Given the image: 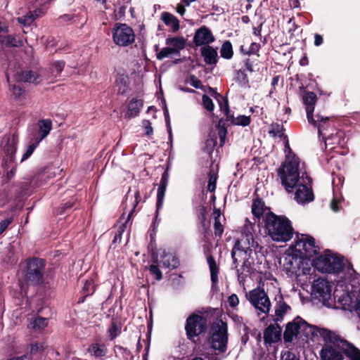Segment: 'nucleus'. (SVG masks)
Masks as SVG:
<instances>
[{
	"label": "nucleus",
	"instance_id": "b1692460",
	"mask_svg": "<svg viewBox=\"0 0 360 360\" xmlns=\"http://www.w3.org/2000/svg\"><path fill=\"white\" fill-rule=\"evenodd\" d=\"M186 40L184 37H171L165 40V44L173 50L174 54L180 55V51L186 46Z\"/></svg>",
	"mask_w": 360,
	"mask_h": 360
},
{
	"label": "nucleus",
	"instance_id": "69168bd1",
	"mask_svg": "<svg viewBox=\"0 0 360 360\" xmlns=\"http://www.w3.org/2000/svg\"><path fill=\"white\" fill-rule=\"evenodd\" d=\"M341 201L340 200L334 198L330 202V208L334 212H339L341 210V206L340 205Z\"/></svg>",
	"mask_w": 360,
	"mask_h": 360
},
{
	"label": "nucleus",
	"instance_id": "9d476101",
	"mask_svg": "<svg viewBox=\"0 0 360 360\" xmlns=\"http://www.w3.org/2000/svg\"><path fill=\"white\" fill-rule=\"evenodd\" d=\"M295 241V248L302 258L310 259L319 252L320 248L316 245L315 239L311 236H302Z\"/></svg>",
	"mask_w": 360,
	"mask_h": 360
},
{
	"label": "nucleus",
	"instance_id": "39448f33",
	"mask_svg": "<svg viewBox=\"0 0 360 360\" xmlns=\"http://www.w3.org/2000/svg\"><path fill=\"white\" fill-rule=\"evenodd\" d=\"M313 266L321 273L335 274L344 269L343 257L333 254L330 250H326L312 260Z\"/></svg>",
	"mask_w": 360,
	"mask_h": 360
},
{
	"label": "nucleus",
	"instance_id": "de8ad7c7",
	"mask_svg": "<svg viewBox=\"0 0 360 360\" xmlns=\"http://www.w3.org/2000/svg\"><path fill=\"white\" fill-rule=\"evenodd\" d=\"M65 62L63 60H58L53 64L51 73L54 77H58L64 69Z\"/></svg>",
	"mask_w": 360,
	"mask_h": 360
},
{
	"label": "nucleus",
	"instance_id": "c85d7f7f",
	"mask_svg": "<svg viewBox=\"0 0 360 360\" xmlns=\"http://www.w3.org/2000/svg\"><path fill=\"white\" fill-rule=\"evenodd\" d=\"M290 309V306L283 300V297H281L275 306V315L276 318L274 321L276 322L281 321L287 311Z\"/></svg>",
	"mask_w": 360,
	"mask_h": 360
},
{
	"label": "nucleus",
	"instance_id": "6e6552de",
	"mask_svg": "<svg viewBox=\"0 0 360 360\" xmlns=\"http://www.w3.org/2000/svg\"><path fill=\"white\" fill-rule=\"evenodd\" d=\"M295 192V200L299 204H306L314 200L312 190V178L307 172H302L301 181L297 184Z\"/></svg>",
	"mask_w": 360,
	"mask_h": 360
},
{
	"label": "nucleus",
	"instance_id": "a19ab883",
	"mask_svg": "<svg viewBox=\"0 0 360 360\" xmlns=\"http://www.w3.org/2000/svg\"><path fill=\"white\" fill-rule=\"evenodd\" d=\"M217 129V135L219 138V147H222L225 143V140L227 134V128L223 122V120L220 119L218 124L216 125Z\"/></svg>",
	"mask_w": 360,
	"mask_h": 360
},
{
	"label": "nucleus",
	"instance_id": "4d7b16f0",
	"mask_svg": "<svg viewBox=\"0 0 360 360\" xmlns=\"http://www.w3.org/2000/svg\"><path fill=\"white\" fill-rule=\"evenodd\" d=\"M257 60H253L252 58L249 56V58H247L243 60L245 70L250 72H252L255 71V66L257 65V63H255Z\"/></svg>",
	"mask_w": 360,
	"mask_h": 360
},
{
	"label": "nucleus",
	"instance_id": "0e129e2a",
	"mask_svg": "<svg viewBox=\"0 0 360 360\" xmlns=\"http://www.w3.org/2000/svg\"><path fill=\"white\" fill-rule=\"evenodd\" d=\"M228 303H229V306L232 308H234L236 306H238V304L239 303V299H238V297L237 296V295L232 294L231 295H230L228 297Z\"/></svg>",
	"mask_w": 360,
	"mask_h": 360
},
{
	"label": "nucleus",
	"instance_id": "052dcab7",
	"mask_svg": "<svg viewBox=\"0 0 360 360\" xmlns=\"http://www.w3.org/2000/svg\"><path fill=\"white\" fill-rule=\"evenodd\" d=\"M189 79L191 86H193L195 89H200L202 90L204 89V86L202 85L201 81L198 79L195 75H191L189 77Z\"/></svg>",
	"mask_w": 360,
	"mask_h": 360
},
{
	"label": "nucleus",
	"instance_id": "79ce46f5",
	"mask_svg": "<svg viewBox=\"0 0 360 360\" xmlns=\"http://www.w3.org/2000/svg\"><path fill=\"white\" fill-rule=\"evenodd\" d=\"M246 240L248 246L252 249V252L255 255H257V253L261 252L262 247L259 244L257 238H255L252 234L246 235Z\"/></svg>",
	"mask_w": 360,
	"mask_h": 360
},
{
	"label": "nucleus",
	"instance_id": "ea45409f",
	"mask_svg": "<svg viewBox=\"0 0 360 360\" xmlns=\"http://www.w3.org/2000/svg\"><path fill=\"white\" fill-rule=\"evenodd\" d=\"M220 54L221 57L224 59L230 60L232 58L233 56V50L232 44L230 41L226 40L222 44L220 49Z\"/></svg>",
	"mask_w": 360,
	"mask_h": 360
},
{
	"label": "nucleus",
	"instance_id": "4be33fe9",
	"mask_svg": "<svg viewBox=\"0 0 360 360\" xmlns=\"http://www.w3.org/2000/svg\"><path fill=\"white\" fill-rule=\"evenodd\" d=\"M200 53L207 65H212L218 63L219 57L217 49L211 46H204L201 47Z\"/></svg>",
	"mask_w": 360,
	"mask_h": 360
},
{
	"label": "nucleus",
	"instance_id": "9b49d317",
	"mask_svg": "<svg viewBox=\"0 0 360 360\" xmlns=\"http://www.w3.org/2000/svg\"><path fill=\"white\" fill-rule=\"evenodd\" d=\"M249 301L261 312L268 314L270 310V300L264 290L255 289L249 293Z\"/></svg>",
	"mask_w": 360,
	"mask_h": 360
},
{
	"label": "nucleus",
	"instance_id": "680f3d73",
	"mask_svg": "<svg viewBox=\"0 0 360 360\" xmlns=\"http://www.w3.org/2000/svg\"><path fill=\"white\" fill-rule=\"evenodd\" d=\"M143 127L145 129V134L150 136L153 134V129L151 126V122L148 120H144L142 122Z\"/></svg>",
	"mask_w": 360,
	"mask_h": 360
},
{
	"label": "nucleus",
	"instance_id": "dca6fc26",
	"mask_svg": "<svg viewBox=\"0 0 360 360\" xmlns=\"http://www.w3.org/2000/svg\"><path fill=\"white\" fill-rule=\"evenodd\" d=\"M263 335L265 343H276L281 340L282 328L278 323L270 324L264 329Z\"/></svg>",
	"mask_w": 360,
	"mask_h": 360
},
{
	"label": "nucleus",
	"instance_id": "a18cd8bd",
	"mask_svg": "<svg viewBox=\"0 0 360 360\" xmlns=\"http://www.w3.org/2000/svg\"><path fill=\"white\" fill-rule=\"evenodd\" d=\"M16 152V148L13 146H8L6 149V156L4 158L3 166L6 169H8V163L13 162L14 155Z\"/></svg>",
	"mask_w": 360,
	"mask_h": 360
},
{
	"label": "nucleus",
	"instance_id": "864d4df0",
	"mask_svg": "<svg viewBox=\"0 0 360 360\" xmlns=\"http://www.w3.org/2000/svg\"><path fill=\"white\" fill-rule=\"evenodd\" d=\"M150 274L155 276V280L160 281L162 279V273L158 264H151L149 266Z\"/></svg>",
	"mask_w": 360,
	"mask_h": 360
},
{
	"label": "nucleus",
	"instance_id": "f704fd0d",
	"mask_svg": "<svg viewBox=\"0 0 360 360\" xmlns=\"http://www.w3.org/2000/svg\"><path fill=\"white\" fill-rule=\"evenodd\" d=\"M163 266L167 268L176 269L180 265V262L176 255L163 252L162 255Z\"/></svg>",
	"mask_w": 360,
	"mask_h": 360
},
{
	"label": "nucleus",
	"instance_id": "a211bd4d",
	"mask_svg": "<svg viewBox=\"0 0 360 360\" xmlns=\"http://www.w3.org/2000/svg\"><path fill=\"white\" fill-rule=\"evenodd\" d=\"M306 106L307 117L309 123H315L314 117V105L317 101L316 95L312 91H305L302 96Z\"/></svg>",
	"mask_w": 360,
	"mask_h": 360
},
{
	"label": "nucleus",
	"instance_id": "37998d69",
	"mask_svg": "<svg viewBox=\"0 0 360 360\" xmlns=\"http://www.w3.org/2000/svg\"><path fill=\"white\" fill-rule=\"evenodd\" d=\"M88 351L96 357H102L105 355L107 349L104 345L93 344Z\"/></svg>",
	"mask_w": 360,
	"mask_h": 360
},
{
	"label": "nucleus",
	"instance_id": "3c124183",
	"mask_svg": "<svg viewBox=\"0 0 360 360\" xmlns=\"http://www.w3.org/2000/svg\"><path fill=\"white\" fill-rule=\"evenodd\" d=\"M214 230L215 237L221 238L224 233V226L217 217H214Z\"/></svg>",
	"mask_w": 360,
	"mask_h": 360
},
{
	"label": "nucleus",
	"instance_id": "2f4dec72",
	"mask_svg": "<svg viewBox=\"0 0 360 360\" xmlns=\"http://www.w3.org/2000/svg\"><path fill=\"white\" fill-rule=\"evenodd\" d=\"M324 328H320L317 326L309 324L305 320L302 319L301 331L303 335L307 338H313L319 333L321 335V331Z\"/></svg>",
	"mask_w": 360,
	"mask_h": 360
},
{
	"label": "nucleus",
	"instance_id": "cd10ccee",
	"mask_svg": "<svg viewBox=\"0 0 360 360\" xmlns=\"http://www.w3.org/2000/svg\"><path fill=\"white\" fill-rule=\"evenodd\" d=\"M161 20L167 26L171 27L172 32H176L180 28L179 21L177 18L169 12H162Z\"/></svg>",
	"mask_w": 360,
	"mask_h": 360
},
{
	"label": "nucleus",
	"instance_id": "473e14b6",
	"mask_svg": "<svg viewBox=\"0 0 360 360\" xmlns=\"http://www.w3.org/2000/svg\"><path fill=\"white\" fill-rule=\"evenodd\" d=\"M330 121V117L328 116H323L320 115L319 113L316 114L314 122L315 123H311L314 127L318 128V132L319 136H322V138H325L323 136V131L326 129V127L328 126V122Z\"/></svg>",
	"mask_w": 360,
	"mask_h": 360
},
{
	"label": "nucleus",
	"instance_id": "6ab92c4d",
	"mask_svg": "<svg viewBox=\"0 0 360 360\" xmlns=\"http://www.w3.org/2000/svg\"><path fill=\"white\" fill-rule=\"evenodd\" d=\"M248 248L243 245L239 240H237L231 251V257L234 268L237 269L239 263L247 258Z\"/></svg>",
	"mask_w": 360,
	"mask_h": 360
},
{
	"label": "nucleus",
	"instance_id": "c03bdc74",
	"mask_svg": "<svg viewBox=\"0 0 360 360\" xmlns=\"http://www.w3.org/2000/svg\"><path fill=\"white\" fill-rule=\"evenodd\" d=\"M219 105L221 111L224 112L226 121L230 122L231 124H233L236 118L231 113L228 100H224V103L219 102Z\"/></svg>",
	"mask_w": 360,
	"mask_h": 360
},
{
	"label": "nucleus",
	"instance_id": "72a5a7b5",
	"mask_svg": "<svg viewBox=\"0 0 360 360\" xmlns=\"http://www.w3.org/2000/svg\"><path fill=\"white\" fill-rule=\"evenodd\" d=\"M323 136L325 138L323 139H325L326 142L327 141H330L329 142V144L340 145L342 148L343 145L345 144L346 143L345 133L342 130H338L335 134H331L330 135H328L327 138L326 137V135L323 134Z\"/></svg>",
	"mask_w": 360,
	"mask_h": 360
},
{
	"label": "nucleus",
	"instance_id": "bf43d9fd",
	"mask_svg": "<svg viewBox=\"0 0 360 360\" xmlns=\"http://www.w3.org/2000/svg\"><path fill=\"white\" fill-rule=\"evenodd\" d=\"M208 89L209 93L211 94L212 96L217 99L219 104V102L224 103V100H228L226 98L224 97L221 94L218 93L216 89L209 86Z\"/></svg>",
	"mask_w": 360,
	"mask_h": 360
},
{
	"label": "nucleus",
	"instance_id": "7c9ffc66",
	"mask_svg": "<svg viewBox=\"0 0 360 360\" xmlns=\"http://www.w3.org/2000/svg\"><path fill=\"white\" fill-rule=\"evenodd\" d=\"M217 136L215 134L212 135L210 134L209 138L205 141V146L202 149L203 152L207 154L210 163H212V161H214V162H216L215 160H213L212 153L217 143Z\"/></svg>",
	"mask_w": 360,
	"mask_h": 360
},
{
	"label": "nucleus",
	"instance_id": "423d86ee",
	"mask_svg": "<svg viewBox=\"0 0 360 360\" xmlns=\"http://www.w3.org/2000/svg\"><path fill=\"white\" fill-rule=\"evenodd\" d=\"M45 262L42 259L32 258L27 260L22 274L23 281L29 285H38L44 282Z\"/></svg>",
	"mask_w": 360,
	"mask_h": 360
},
{
	"label": "nucleus",
	"instance_id": "0eeeda50",
	"mask_svg": "<svg viewBox=\"0 0 360 360\" xmlns=\"http://www.w3.org/2000/svg\"><path fill=\"white\" fill-rule=\"evenodd\" d=\"M229 340L228 326L222 320L216 323L212 329V333L208 339V342L212 349L218 352V354H224L227 350Z\"/></svg>",
	"mask_w": 360,
	"mask_h": 360
},
{
	"label": "nucleus",
	"instance_id": "ddd939ff",
	"mask_svg": "<svg viewBox=\"0 0 360 360\" xmlns=\"http://www.w3.org/2000/svg\"><path fill=\"white\" fill-rule=\"evenodd\" d=\"M302 318L297 316L285 325L283 333V341L285 344L292 343L294 338H297L302 328Z\"/></svg>",
	"mask_w": 360,
	"mask_h": 360
},
{
	"label": "nucleus",
	"instance_id": "c9c22d12",
	"mask_svg": "<svg viewBox=\"0 0 360 360\" xmlns=\"http://www.w3.org/2000/svg\"><path fill=\"white\" fill-rule=\"evenodd\" d=\"M343 343L345 344L342 345L346 347L342 348L345 349V355L350 360H360V349L349 342H343Z\"/></svg>",
	"mask_w": 360,
	"mask_h": 360
},
{
	"label": "nucleus",
	"instance_id": "338daca9",
	"mask_svg": "<svg viewBox=\"0 0 360 360\" xmlns=\"http://www.w3.org/2000/svg\"><path fill=\"white\" fill-rule=\"evenodd\" d=\"M114 348H117L122 355V358L127 360L131 355L130 351L127 347L115 345Z\"/></svg>",
	"mask_w": 360,
	"mask_h": 360
},
{
	"label": "nucleus",
	"instance_id": "f3484780",
	"mask_svg": "<svg viewBox=\"0 0 360 360\" xmlns=\"http://www.w3.org/2000/svg\"><path fill=\"white\" fill-rule=\"evenodd\" d=\"M52 128V122L50 120H41L37 123L34 131L32 132L31 137L41 142L48 136Z\"/></svg>",
	"mask_w": 360,
	"mask_h": 360
},
{
	"label": "nucleus",
	"instance_id": "13d9d810",
	"mask_svg": "<svg viewBox=\"0 0 360 360\" xmlns=\"http://www.w3.org/2000/svg\"><path fill=\"white\" fill-rule=\"evenodd\" d=\"M261 49V45L257 42L251 43L249 49L247 51L248 55L250 56L251 55H257V57L259 56V51Z\"/></svg>",
	"mask_w": 360,
	"mask_h": 360
},
{
	"label": "nucleus",
	"instance_id": "58836bf2",
	"mask_svg": "<svg viewBox=\"0 0 360 360\" xmlns=\"http://www.w3.org/2000/svg\"><path fill=\"white\" fill-rule=\"evenodd\" d=\"M0 41L8 47H19L22 45V41L13 35L1 36Z\"/></svg>",
	"mask_w": 360,
	"mask_h": 360
},
{
	"label": "nucleus",
	"instance_id": "1a4fd4ad",
	"mask_svg": "<svg viewBox=\"0 0 360 360\" xmlns=\"http://www.w3.org/2000/svg\"><path fill=\"white\" fill-rule=\"evenodd\" d=\"M136 36L134 30L126 23H114V44L127 47L134 43Z\"/></svg>",
	"mask_w": 360,
	"mask_h": 360
},
{
	"label": "nucleus",
	"instance_id": "774afa93",
	"mask_svg": "<svg viewBox=\"0 0 360 360\" xmlns=\"http://www.w3.org/2000/svg\"><path fill=\"white\" fill-rule=\"evenodd\" d=\"M281 360H300V359L294 353L287 351L282 356Z\"/></svg>",
	"mask_w": 360,
	"mask_h": 360
},
{
	"label": "nucleus",
	"instance_id": "09e8293b",
	"mask_svg": "<svg viewBox=\"0 0 360 360\" xmlns=\"http://www.w3.org/2000/svg\"><path fill=\"white\" fill-rule=\"evenodd\" d=\"M31 324L33 328L42 329L47 326L48 320L46 318L37 317Z\"/></svg>",
	"mask_w": 360,
	"mask_h": 360
},
{
	"label": "nucleus",
	"instance_id": "6e6d98bb",
	"mask_svg": "<svg viewBox=\"0 0 360 360\" xmlns=\"http://www.w3.org/2000/svg\"><path fill=\"white\" fill-rule=\"evenodd\" d=\"M171 54H174L173 50L169 46L162 49L160 51L157 53L156 58L159 60H163L165 58L169 56Z\"/></svg>",
	"mask_w": 360,
	"mask_h": 360
},
{
	"label": "nucleus",
	"instance_id": "aec40b11",
	"mask_svg": "<svg viewBox=\"0 0 360 360\" xmlns=\"http://www.w3.org/2000/svg\"><path fill=\"white\" fill-rule=\"evenodd\" d=\"M15 81L17 82H28L37 84L40 81L39 75L33 70H25L18 71L14 75Z\"/></svg>",
	"mask_w": 360,
	"mask_h": 360
},
{
	"label": "nucleus",
	"instance_id": "8fccbe9b",
	"mask_svg": "<svg viewBox=\"0 0 360 360\" xmlns=\"http://www.w3.org/2000/svg\"><path fill=\"white\" fill-rule=\"evenodd\" d=\"M250 122L251 119L250 116L239 115L236 118L233 125L247 127L250 125Z\"/></svg>",
	"mask_w": 360,
	"mask_h": 360
},
{
	"label": "nucleus",
	"instance_id": "e2e57ef3",
	"mask_svg": "<svg viewBox=\"0 0 360 360\" xmlns=\"http://www.w3.org/2000/svg\"><path fill=\"white\" fill-rule=\"evenodd\" d=\"M163 112H164V116H165V123L167 125V131H168L169 136H171L172 127H171V124H170V118H169L167 106H165V108H163Z\"/></svg>",
	"mask_w": 360,
	"mask_h": 360
},
{
	"label": "nucleus",
	"instance_id": "f8f14e48",
	"mask_svg": "<svg viewBox=\"0 0 360 360\" xmlns=\"http://www.w3.org/2000/svg\"><path fill=\"white\" fill-rule=\"evenodd\" d=\"M314 295L323 302L328 301L331 297V285L330 283L323 278H319L314 280L312 284Z\"/></svg>",
	"mask_w": 360,
	"mask_h": 360
},
{
	"label": "nucleus",
	"instance_id": "bb28decb",
	"mask_svg": "<svg viewBox=\"0 0 360 360\" xmlns=\"http://www.w3.org/2000/svg\"><path fill=\"white\" fill-rule=\"evenodd\" d=\"M207 262L210 271L212 284H217L219 281L218 275L219 273V266L217 264L214 257L212 254L207 255Z\"/></svg>",
	"mask_w": 360,
	"mask_h": 360
},
{
	"label": "nucleus",
	"instance_id": "20e7f679",
	"mask_svg": "<svg viewBox=\"0 0 360 360\" xmlns=\"http://www.w3.org/2000/svg\"><path fill=\"white\" fill-rule=\"evenodd\" d=\"M187 339L195 345L200 343V338L204 336L208 330L207 316L202 314L192 313L185 323L184 326Z\"/></svg>",
	"mask_w": 360,
	"mask_h": 360
},
{
	"label": "nucleus",
	"instance_id": "393cba45",
	"mask_svg": "<svg viewBox=\"0 0 360 360\" xmlns=\"http://www.w3.org/2000/svg\"><path fill=\"white\" fill-rule=\"evenodd\" d=\"M143 105V101L142 99L132 98L127 105V112L125 114V118L131 119L138 116Z\"/></svg>",
	"mask_w": 360,
	"mask_h": 360
},
{
	"label": "nucleus",
	"instance_id": "5701e85b",
	"mask_svg": "<svg viewBox=\"0 0 360 360\" xmlns=\"http://www.w3.org/2000/svg\"><path fill=\"white\" fill-rule=\"evenodd\" d=\"M251 209L255 220L257 219L258 222H259L261 218L264 217V212L266 210H269L265 205L264 201L258 196L253 200Z\"/></svg>",
	"mask_w": 360,
	"mask_h": 360
},
{
	"label": "nucleus",
	"instance_id": "e433bc0d",
	"mask_svg": "<svg viewBox=\"0 0 360 360\" xmlns=\"http://www.w3.org/2000/svg\"><path fill=\"white\" fill-rule=\"evenodd\" d=\"M115 84L118 87V94L124 95L128 91L129 82L127 76L123 74L118 75L116 77Z\"/></svg>",
	"mask_w": 360,
	"mask_h": 360
},
{
	"label": "nucleus",
	"instance_id": "603ef678",
	"mask_svg": "<svg viewBox=\"0 0 360 360\" xmlns=\"http://www.w3.org/2000/svg\"><path fill=\"white\" fill-rule=\"evenodd\" d=\"M202 101L203 108L209 112H213L214 105L212 100L207 95L204 94L202 97Z\"/></svg>",
	"mask_w": 360,
	"mask_h": 360
},
{
	"label": "nucleus",
	"instance_id": "2eb2a0df",
	"mask_svg": "<svg viewBox=\"0 0 360 360\" xmlns=\"http://www.w3.org/2000/svg\"><path fill=\"white\" fill-rule=\"evenodd\" d=\"M169 182V172L166 169L162 174L157 192L155 218L158 217L159 211L162 209L165 196L166 189Z\"/></svg>",
	"mask_w": 360,
	"mask_h": 360
},
{
	"label": "nucleus",
	"instance_id": "4468645a",
	"mask_svg": "<svg viewBox=\"0 0 360 360\" xmlns=\"http://www.w3.org/2000/svg\"><path fill=\"white\" fill-rule=\"evenodd\" d=\"M214 41L215 37L211 30L205 25L196 30L193 39L195 46H210Z\"/></svg>",
	"mask_w": 360,
	"mask_h": 360
},
{
	"label": "nucleus",
	"instance_id": "f257e3e1",
	"mask_svg": "<svg viewBox=\"0 0 360 360\" xmlns=\"http://www.w3.org/2000/svg\"><path fill=\"white\" fill-rule=\"evenodd\" d=\"M264 227L274 241L287 242L294 234L292 223L284 215H277L269 211L264 217Z\"/></svg>",
	"mask_w": 360,
	"mask_h": 360
},
{
	"label": "nucleus",
	"instance_id": "49530a36",
	"mask_svg": "<svg viewBox=\"0 0 360 360\" xmlns=\"http://www.w3.org/2000/svg\"><path fill=\"white\" fill-rule=\"evenodd\" d=\"M39 142L34 139L33 138H30V143L28 146L25 153L23 154L22 158L21 159V162L29 158L31 155L33 153L35 148L39 145Z\"/></svg>",
	"mask_w": 360,
	"mask_h": 360
},
{
	"label": "nucleus",
	"instance_id": "7ed1b4c3",
	"mask_svg": "<svg viewBox=\"0 0 360 360\" xmlns=\"http://www.w3.org/2000/svg\"><path fill=\"white\" fill-rule=\"evenodd\" d=\"M321 336L326 343L320 351L321 360H344L345 349L346 347L343 342H348L340 335L329 329L321 331Z\"/></svg>",
	"mask_w": 360,
	"mask_h": 360
},
{
	"label": "nucleus",
	"instance_id": "5fc2aeb1",
	"mask_svg": "<svg viewBox=\"0 0 360 360\" xmlns=\"http://www.w3.org/2000/svg\"><path fill=\"white\" fill-rule=\"evenodd\" d=\"M206 214H207L206 207L203 205L200 206L199 212H198V219L200 221L202 229H207Z\"/></svg>",
	"mask_w": 360,
	"mask_h": 360
},
{
	"label": "nucleus",
	"instance_id": "c756f323",
	"mask_svg": "<svg viewBox=\"0 0 360 360\" xmlns=\"http://www.w3.org/2000/svg\"><path fill=\"white\" fill-rule=\"evenodd\" d=\"M236 269L239 278H243V276H247L248 275L253 273L255 271H257L255 262L250 261V258H245V259H243L241 268H237Z\"/></svg>",
	"mask_w": 360,
	"mask_h": 360
},
{
	"label": "nucleus",
	"instance_id": "a878e982",
	"mask_svg": "<svg viewBox=\"0 0 360 360\" xmlns=\"http://www.w3.org/2000/svg\"><path fill=\"white\" fill-rule=\"evenodd\" d=\"M219 164L212 161L210 165L208 172L209 181L207 184V191L214 192L216 189L217 181L218 179Z\"/></svg>",
	"mask_w": 360,
	"mask_h": 360
},
{
	"label": "nucleus",
	"instance_id": "412c9836",
	"mask_svg": "<svg viewBox=\"0 0 360 360\" xmlns=\"http://www.w3.org/2000/svg\"><path fill=\"white\" fill-rule=\"evenodd\" d=\"M285 129L282 124H280L277 122H274L270 125V129L268 133L269 136L273 138H276V136L283 138L285 148H287L288 150L290 151V153H292V150L289 145L288 136L283 133Z\"/></svg>",
	"mask_w": 360,
	"mask_h": 360
},
{
	"label": "nucleus",
	"instance_id": "4c0bfd02",
	"mask_svg": "<svg viewBox=\"0 0 360 360\" xmlns=\"http://www.w3.org/2000/svg\"><path fill=\"white\" fill-rule=\"evenodd\" d=\"M40 13H41V11L36 9L33 11H30L25 15L18 18L17 20L24 26H29L39 16Z\"/></svg>",
	"mask_w": 360,
	"mask_h": 360
},
{
	"label": "nucleus",
	"instance_id": "f03ea898",
	"mask_svg": "<svg viewBox=\"0 0 360 360\" xmlns=\"http://www.w3.org/2000/svg\"><path fill=\"white\" fill-rule=\"evenodd\" d=\"M300 163L299 157L295 153H290L288 151L285 160L277 169L281 184L288 193H292L297 184L301 181Z\"/></svg>",
	"mask_w": 360,
	"mask_h": 360
}]
</instances>
